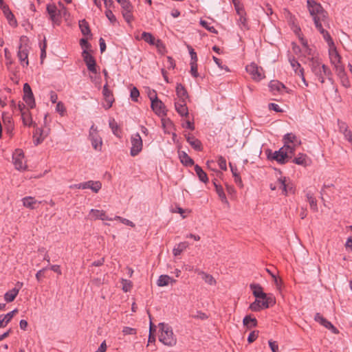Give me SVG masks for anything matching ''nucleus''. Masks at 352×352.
Instances as JSON below:
<instances>
[{
	"mask_svg": "<svg viewBox=\"0 0 352 352\" xmlns=\"http://www.w3.org/2000/svg\"><path fill=\"white\" fill-rule=\"evenodd\" d=\"M12 160L14 165L17 170H25L26 164L24 162L23 152L20 149H16L13 153Z\"/></svg>",
	"mask_w": 352,
	"mask_h": 352,
	"instance_id": "10",
	"label": "nucleus"
},
{
	"mask_svg": "<svg viewBox=\"0 0 352 352\" xmlns=\"http://www.w3.org/2000/svg\"><path fill=\"white\" fill-rule=\"evenodd\" d=\"M334 66L336 72L339 76L342 77L345 75L344 67L341 63Z\"/></svg>",
	"mask_w": 352,
	"mask_h": 352,
	"instance_id": "52",
	"label": "nucleus"
},
{
	"mask_svg": "<svg viewBox=\"0 0 352 352\" xmlns=\"http://www.w3.org/2000/svg\"><path fill=\"white\" fill-rule=\"evenodd\" d=\"M307 160L308 157L306 154L298 153V155L293 159L292 162L298 165L306 166L307 165Z\"/></svg>",
	"mask_w": 352,
	"mask_h": 352,
	"instance_id": "28",
	"label": "nucleus"
},
{
	"mask_svg": "<svg viewBox=\"0 0 352 352\" xmlns=\"http://www.w3.org/2000/svg\"><path fill=\"white\" fill-rule=\"evenodd\" d=\"M199 274L201 275L202 278L208 285H216L217 282H216L215 279L214 278V277L212 275H210L209 274H207V273H206L204 272H199Z\"/></svg>",
	"mask_w": 352,
	"mask_h": 352,
	"instance_id": "41",
	"label": "nucleus"
},
{
	"mask_svg": "<svg viewBox=\"0 0 352 352\" xmlns=\"http://www.w3.org/2000/svg\"><path fill=\"white\" fill-rule=\"evenodd\" d=\"M131 98L133 101H138V98L140 96L139 90L136 87H133L131 90Z\"/></svg>",
	"mask_w": 352,
	"mask_h": 352,
	"instance_id": "59",
	"label": "nucleus"
},
{
	"mask_svg": "<svg viewBox=\"0 0 352 352\" xmlns=\"http://www.w3.org/2000/svg\"><path fill=\"white\" fill-rule=\"evenodd\" d=\"M309 11L310 14L313 16L314 23L316 24V20L319 23L324 21L326 19L325 12L323 10L320 4L316 3L315 1H307Z\"/></svg>",
	"mask_w": 352,
	"mask_h": 352,
	"instance_id": "4",
	"label": "nucleus"
},
{
	"mask_svg": "<svg viewBox=\"0 0 352 352\" xmlns=\"http://www.w3.org/2000/svg\"><path fill=\"white\" fill-rule=\"evenodd\" d=\"M56 110L58 112L61 116H63L65 112V107L62 102H58L56 107Z\"/></svg>",
	"mask_w": 352,
	"mask_h": 352,
	"instance_id": "63",
	"label": "nucleus"
},
{
	"mask_svg": "<svg viewBox=\"0 0 352 352\" xmlns=\"http://www.w3.org/2000/svg\"><path fill=\"white\" fill-rule=\"evenodd\" d=\"M289 63L292 68L295 70V72L300 76L303 83L306 87L308 86V83L305 80L304 76V69L300 67V64L296 60L295 58H289Z\"/></svg>",
	"mask_w": 352,
	"mask_h": 352,
	"instance_id": "15",
	"label": "nucleus"
},
{
	"mask_svg": "<svg viewBox=\"0 0 352 352\" xmlns=\"http://www.w3.org/2000/svg\"><path fill=\"white\" fill-rule=\"evenodd\" d=\"M142 38L146 43L153 45L155 43L154 36L149 32H144L142 34Z\"/></svg>",
	"mask_w": 352,
	"mask_h": 352,
	"instance_id": "44",
	"label": "nucleus"
},
{
	"mask_svg": "<svg viewBox=\"0 0 352 352\" xmlns=\"http://www.w3.org/2000/svg\"><path fill=\"white\" fill-rule=\"evenodd\" d=\"M307 201L309 204L311 209L316 212L318 211V206H317V201L315 199V197L313 196V194L308 192L306 195Z\"/></svg>",
	"mask_w": 352,
	"mask_h": 352,
	"instance_id": "38",
	"label": "nucleus"
},
{
	"mask_svg": "<svg viewBox=\"0 0 352 352\" xmlns=\"http://www.w3.org/2000/svg\"><path fill=\"white\" fill-rule=\"evenodd\" d=\"M243 324L248 328L256 327L257 325V320L255 318H252L250 316H246L243 320Z\"/></svg>",
	"mask_w": 352,
	"mask_h": 352,
	"instance_id": "42",
	"label": "nucleus"
},
{
	"mask_svg": "<svg viewBox=\"0 0 352 352\" xmlns=\"http://www.w3.org/2000/svg\"><path fill=\"white\" fill-rule=\"evenodd\" d=\"M79 189H91L94 192H98L102 188V184L99 181L89 180L86 182L80 183Z\"/></svg>",
	"mask_w": 352,
	"mask_h": 352,
	"instance_id": "13",
	"label": "nucleus"
},
{
	"mask_svg": "<svg viewBox=\"0 0 352 352\" xmlns=\"http://www.w3.org/2000/svg\"><path fill=\"white\" fill-rule=\"evenodd\" d=\"M294 146H283L278 151H275L272 157V160H276L278 163L284 164L289 159L292 158L294 155Z\"/></svg>",
	"mask_w": 352,
	"mask_h": 352,
	"instance_id": "3",
	"label": "nucleus"
},
{
	"mask_svg": "<svg viewBox=\"0 0 352 352\" xmlns=\"http://www.w3.org/2000/svg\"><path fill=\"white\" fill-rule=\"evenodd\" d=\"M190 74L194 78H197L199 76V73L197 71V63H190Z\"/></svg>",
	"mask_w": 352,
	"mask_h": 352,
	"instance_id": "61",
	"label": "nucleus"
},
{
	"mask_svg": "<svg viewBox=\"0 0 352 352\" xmlns=\"http://www.w3.org/2000/svg\"><path fill=\"white\" fill-rule=\"evenodd\" d=\"M79 28L80 29L82 34L84 36L91 34V30L89 28V23L85 19H82L79 21Z\"/></svg>",
	"mask_w": 352,
	"mask_h": 352,
	"instance_id": "33",
	"label": "nucleus"
},
{
	"mask_svg": "<svg viewBox=\"0 0 352 352\" xmlns=\"http://www.w3.org/2000/svg\"><path fill=\"white\" fill-rule=\"evenodd\" d=\"M23 100L30 108L32 109L35 107V100L33 94L23 96Z\"/></svg>",
	"mask_w": 352,
	"mask_h": 352,
	"instance_id": "45",
	"label": "nucleus"
},
{
	"mask_svg": "<svg viewBox=\"0 0 352 352\" xmlns=\"http://www.w3.org/2000/svg\"><path fill=\"white\" fill-rule=\"evenodd\" d=\"M262 300L256 299L250 305V309L253 311H259L262 309H266L275 304V300L272 296H267Z\"/></svg>",
	"mask_w": 352,
	"mask_h": 352,
	"instance_id": "5",
	"label": "nucleus"
},
{
	"mask_svg": "<svg viewBox=\"0 0 352 352\" xmlns=\"http://www.w3.org/2000/svg\"><path fill=\"white\" fill-rule=\"evenodd\" d=\"M109 127L111 128L113 133L116 136L120 138L121 137V130L114 118L109 119Z\"/></svg>",
	"mask_w": 352,
	"mask_h": 352,
	"instance_id": "29",
	"label": "nucleus"
},
{
	"mask_svg": "<svg viewBox=\"0 0 352 352\" xmlns=\"http://www.w3.org/2000/svg\"><path fill=\"white\" fill-rule=\"evenodd\" d=\"M82 56L87 69L94 74H96V63L94 57L87 50H83Z\"/></svg>",
	"mask_w": 352,
	"mask_h": 352,
	"instance_id": "9",
	"label": "nucleus"
},
{
	"mask_svg": "<svg viewBox=\"0 0 352 352\" xmlns=\"http://www.w3.org/2000/svg\"><path fill=\"white\" fill-rule=\"evenodd\" d=\"M188 49L189 50V54L190 55L191 60L190 63H197V53L192 49V47L190 45H188Z\"/></svg>",
	"mask_w": 352,
	"mask_h": 352,
	"instance_id": "54",
	"label": "nucleus"
},
{
	"mask_svg": "<svg viewBox=\"0 0 352 352\" xmlns=\"http://www.w3.org/2000/svg\"><path fill=\"white\" fill-rule=\"evenodd\" d=\"M268 343L272 352H280L278 345L276 341L270 340Z\"/></svg>",
	"mask_w": 352,
	"mask_h": 352,
	"instance_id": "64",
	"label": "nucleus"
},
{
	"mask_svg": "<svg viewBox=\"0 0 352 352\" xmlns=\"http://www.w3.org/2000/svg\"><path fill=\"white\" fill-rule=\"evenodd\" d=\"M175 110L182 117L188 116V109L186 104V101H178L175 103Z\"/></svg>",
	"mask_w": 352,
	"mask_h": 352,
	"instance_id": "20",
	"label": "nucleus"
},
{
	"mask_svg": "<svg viewBox=\"0 0 352 352\" xmlns=\"http://www.w3.org/2000/svg\"><path fill=\"white\" fill-rule=\"evenodd\" d=\"M131 144L130 155L135 157L142 151L143 147L142 140L138 133L131 135Z\"/></svg>",
	"mask_w": 352,
	"mask_h": 352,
	"instance_id": "6",
	"label": "nucleus"
},
{
	"mask_svg": "<svg viewBox=\"0 0 352 352\" xmlns=\"http://www.w3.org/2000/svg\"><path fill=\"white\" fill-rule=\"evenodd\" d=\"M269 87L271 91H281L282 89H284L285 88V85L277 80H272L270 82Z\"/></svg>",
	"mask_w": 352,
	"mask_h": 352,
	"instance_id": "36",
	"label": "nucleus"
},
{
	"mask_svg": "<svg viewBox=\"0 0 352 352\" xmlns=\"http://www.w3.org/2000/svg\"><path fill=\"white\" fill-rule=\"evenodd\" d=\"M310 60L309 66L311 72L314 74L316 78L321 82H324V76L331 75L330 69L324 64H322L318 59L314 57L309 58Z\"/></svg>",
	"mask_w": 352,
	"mask_h": 352,
	"instance_id": "1",
	"label": "nucleus"
},
{
	"mask_svg": "<svg viewBox=\"0 0 352 352\" xmlns=\"http://www.w3.org/2000/svg\"><path fill=\"white\" fill-rule=\"evenodd\" d=\"M245 69L251 76L252 78L255 81H260L265 77L263 69L258 67V65L254 63H252L247 65Z\"/></svg>",
	"mask_w": 352,
	"mask_h": 352,
	"instance_id": "7",
	"label": "nucleus"
},
{
	"mask_svg": "<svg viewBox=\"0 0 352 352\" xmlns=\"http://www.w3.org/2000/svg\"><path fill=\"white\" fill-rule=\"evenodd\" d=\"M161 333L159 336V340L164 345L168 346H175L177 343V338L173 333L172 327L166 323L161 322L159 324Z\"/></svg>",
	"mask_w": 352,
	"mask_h": 352,
	"instance_id": "2",
	"label": "nucleus"
},
{
	"mask_svg": "<svg viewBox=\"0 0 352 352\" xmlns=\"http://www.w3.org/2000/svg\"><path fill=\"white\" fill-rule=\"evenodd\" d=\"M102 94L107 102L106 109H109L113 104L114 98L111 91L108 88L107 84H105L103 87Z\"/></svg>",
	"mask_w": 352,
	"mask_h": 352,
	"instance_id": "17",
	"label": "nucleus"
},
{
	"mask_svg": "<svg viewBox=\"0 0 352 352\" xmlns=\"http://www.w3.org/2000/svg\"><path fill=\"white\" fill-rule=\"evenodd\" d=\"M266 270L269 273V274H270L271 276L272 277L273 280L274 282V284L276 285L277 289H280V285H281V283H282V280L276 277V276L275 274H274L272 272H271V271L270 270L267 269Z\"/></svg>",
	"mask_w": 352,
	"mask_h": 352,
	"instance_id": "53",
	"label": "nucleus"
},
{
	"mask_svg": "<svg viewBox=\"0 0 352 352\" xmlns=\"http://www.w3.org/2000/svg\"><path fill=\"white\" fill-rule=\"evenodd\" d=\"M314 320L316 321V322H318L319 323H320L322 325H323L324 327H325L326 328L327 327H332V324L328 321L326 318H324L319 313H317L316 315H315V317H314Z\"/></svg>",
	"mask_w": 352,
	"mask_h": 352,
	"instance_id": "37",
	"label": "nucleus"
},
{
	"mask_svg": "<svg viewBox=\"0 0 352 352\" xmlns=\"http://www.w3.org/2000/svg\"><path fill=\"white\" fill-rule=\"evenodd\" d=\"M218 164H219V168L221 170H226V169H227L226 160V159L223 157L220 156L219 157V159H218Z\"/></svg>",
	"mask_w": 352,
	"mask_h": 352,
	"instance_id": "62",
	"label": "nucleus"
},
{
	"mask_svg": "<svg viewBox=\"0 0 352 352\" xmlns=\"http://www.w3.org/2000/svg\"><path fill=\"white\" fill-rule=\"evenodd\" d=\"M118 3L120 4L122 9V11L133 10V6L129 0H118Z\"/></svg>",
	"mask_w": 352,
	"mask_h": 352,
	"instance_id": "48",
	"label": "nucleus"
},
{
	"mask_svg": "<svg viewBox=\"0 0 352 352\" xmlns=\"http://www.w3.org/2000/svg\"><path fill=\"white\" fill-rule=\"evenodd\" d=\"M338 125L340 133H343L349 130L347 124L340 120H338Z\"/></svg>",
	"mask_w": 352,
	"mask_h": 352,
	"instance_id": "60",
	"label": "nucleus"
},
{
	"mask_svg": "<svg viewBox=\"0 0 352 352\" xmlns=\"http://www.w3.org/2000/svg\"><path fill=\"white\" fill-rule=\"evenodd\" d=\"M22 202L24 207L30 209L36 208V205L41 204V201H38L32 197H25L23 198Z\"/></svg>",
	"mask_w": 352,
	"mask_h": 352,
	"instance_id": "22",
	"label": "nucleus"
},
{
	"mask_svg": "<svg viewBox=\"0 0 352 352\" xmlns=\"http://www.w3.org/2000/svg\"><path fill=\"white\" fill-rule=\"evenodd\" d=\"M186 140L194 149H195L196 151H201V143L200 140L197 139L195 136L188 134L186 136Z\"/></svg>",
	"mask_w": 352,
	"mask_h": 352,
	"instance_id": "26",
	"label": "nucleus"
},
{
	"mask_svg": "<svg viewBox=\"0 0 352 352\" xmlns=\"http://www.w3.org/2000/svg\"><path fill=\"white\" fill-rule=\"evenodd\" d=\"M122 16L124 19V20L128 23H130L133 20V16L132 14V10H127L124 11H122Z\"/></svg>",
	"mask_w": 352,
	"mask_h": 352,
	"instance_id": "50",
	"label": "nucleus"
},
{
	"mask_svg": "<svg viewBox=\"0 0 352 352\" xmlns=\"http://www.w3.org/2000/svg\"><path fill=\"white\" fill-rule=\"evenodd\" d=\"M195 171L199 179L202 182L206 183L208 181V176L206 173L203 170V169L199 166L196 165L195 166Z\"/></svg>",
	"mask_w": 352,
	"mask_h": 352,
	"instance_id": "34",
	"label": "nucleus"
},
{
	"mask_svg": "<svg viewBox=\"0 0 352 352\" xmlns=\"http://www.w3.org/2000/svg\"><path fill=\"white\" fill-rule=\"evenodd\" d=\"M176 94L179 98V101L184 102L188 98L186 89L181 83L177 84Z\"/></svg>",
	"mask_w": 352,
	"mask_h": 352,
	"instance_id": "25",
	"label": "nucleus"
},
{
	"mask_svg": "<svg viewBox=\"0 0 352 352\" xmlns=\"http://www.w3.org/2000/svg\"><path fill=\"white\" fill-rule=\"evenodd\" d=\"M331 63L335 65L341 63V56L336 49L329 51Z\"/></svg>",
	"mask_w": 352,
	"mask_h": 352,
	"instance_id": "32",
	"label": "nucleus"
},
{
	"mask_svg": "<svg viewBox=\"0 0 352 352\" xmlns=\"http://www.w3.org/2000/svg\"><path fill=\"white\" fill-rule=\"evenodd\" d=\"M28 53H29V47L27 45H23L22 43L19 46V50L17 53V56L21 64L25 67L29 65L28 61Z\"/></svg>",
	"mask_w": 352,
	"mask_h": 352,
	"instance_id": "12",
	"label": "nucleus"
},
{
	"mask_svg": "<svg viewBox=\"0 0 352 352\" xmlns=\"http://www.w3.org/2000/svg\"><path fill=\"white\" fill-rule=\"evenodd\" d=\"M113 219H118V220H120L122 223L126 225V226H131V227H135V224L130 220L127 219H124V218H122L120 216H116Z\"/></svg>",
	"mask_w": 352,
	"mask_h": 352,
	"instance_id": "57",
	"label": "nucleus"
},
{
	"mask_svg": "<svg viewBox=\"0 0 352 352\" xmlns=\"http://www.w3.org/2000/svg\"><path fill=\"white\" fill-rule=\"evenodd\" d=\"M89 139L91 142V145L95 150H101L102 141V138L98 133L97 128L93 124L89 130Z\"/></svg>",
	"mask_w": 352,
	"mask_h": 352,
	"instance_id": "8",
	"label": "nucleus"
},
{
	"mask_svg": "<svg viewBox=\"0 0 352 352\" xmlns=\"http://www.w3.org/2000/svg\"><path fill=\"white\" fill-rule=\"evenodd\" d=\"M21 117L23 122L25 125L31 126L33 124L32 119L28 110H27V112H22Z\"/></svg>",
	"mask_w": 352,
	"mask_h": 352,
	"instance_id": "43",
	"label": "nucleus"
},
{
	"mask_svg": "<svg viewBox=\"0 0 352 352\" xmlns=\"http://www.w3.org/2000/svg\"><path fill=\"white\" fill-rule=\"evenodd\" d=\"M17 312H18V309H15L12 310V311H10L7 314L1 315L5 320V323L6 324H8L10 322L12 318H13L14 315Z\"/></svg>",
	"mask_w": 352,
	"mask_h": 352,
	"instance_id": "51",
	"label": "nucleus"
},
{
	"mask_svg": "<svg viewBox=\"0 0 352 352\" xmlns=\"http://www.w3.org/2000/svg\"><path fill=\"white\" fill-rule=\"evenodd\" d=\"M302 44L303 45V54L305 56H314V50L312 48H310L307 43L302 39Z\"/></svg>",
	"mask_w": 352,
	"mask_h": 352,
	"instance_id": "46",
	"label": "nucleus"
},
{
	"mask_svg": "<svg viewBox=\"0 0 352 352\" xmlns=\"http://www.w3.org/2000/svg\"><path fill=\"white\" fill-rule=\"evenodd\" d=\"M188 247V243L186 242H182L177 244L173 250V253L174 256H179L184 250Z\"/></svg>",
	"mask_w": 352,
	"mask_h": 352,
	"instance_id": "40",
	"label": "nucleus"
},
{
	"mask_svg": "<svg viewBox=\"0 0 352 352\" xmlns=\"http://www.w3.org/2000/svg\"><path fill=\"white\" fill-rule=\"evenodd\" d=\"M89 214L91 215L92 218L94 219H100V220H109L112 221L113 218H109L106 215L105 211L102 210H96V209H91L90 210Z\"/></svg>",
	"mask_w": 352,
	"mask_h": 352,
	"instance_id": "19",
	"label": "nucleus"
},
{
	"mask_svg": "<svg viewBox=\"0 0 352 352\" xmlns=\"http://www.w3.org/2000/svg\"><path fill=\"white\" fill-rule=\"evenodd\" d=\"M19 294V288H13L4 294V299L7 302H12Z\"/></svg>",
	"mask_w": 352,
	"mask_h": 352,
	"instance_id": "30",
	"label": "nucleus"
},
{
	"mask_svg": "<svg viewBox=\"0 0 352 352\" xmlns=\"http://www.w3.org/2000/svg\"><path fill=\"white\" fill-rule=\"evenodd\" d=\"M200 25L204 27V28H206L207 30H208L209 32H212V33H215L217 34V30L214 28V26H212L210 25V23H208V21H204V20H200Z\"/></svg>",
	"mask_w": 352,
	"mask_h": 352,
	"instance_id": "47",
	"label": "nucleus"
},
{
	"mask_svg": "<svg viewBox=\"0 0 352 352\" xmlns=\"http://www.w3.org/2000/svg\"><path fill=\"white\" fill-rule=\"evenodd\" d=\"M41 47V59L43 60L46 57V48L47 42L45 38H44L43 43L40 44Z\"/></svg>",
	"mask_w": 352,
	"mask_h": 352,
	"instance_id": "56",
	"label": "nucleus"
},
{
	"mask_svg": "<svg viewBox=\"0 0 352 352\" xmlns=\"http://www.w3.org/2000/svg\"><path fill=\"white\" fill-rule=\"evenodd\" d=\"M250 287L252 291L253 295L256 298H265L266 297L267 294L263 292V288L260 285L251 284Z\"/></svg>",
	"mask_w": 352,
	"mask_h": 352,
	"instance_id": "24",
	"label": "nucleus"
},
{
	"mask_svg": "<svg viewBox=\"0 0 352 352\" xmlns=\"http://www.w3.org/2000/svg\"><path fill=\"white\" fill-rule=\"evenodd\" d=\"M238 22H239V25L240 26L241 29H242V30H248V29L247 19L245 16V14L239 15V19L238 20Z\"/></svg>",
	"mask_w": 352,
	"mask_h": 352,
	"instance_id": "49",
	"label": "nucleus"
},
{
	"mask_svg": "<svg viewBox=\"0 0 352 352\" xmlns=\"http://www.w3.org/2000/svg\"><path fill=\"white\" fill-rule=\"evenodd\" d=\"M176 280L173 279L168 275H161L157 282L159 287H164L168 285L169 283H175Z\"/></svg>",
	"mask_w": 352,
	"mask_h": 352,
	"instance_id": "31",
	"label": "nucleus"
},
{
	"mask_svg": "<svg viewBox=\"0 0 352 352\" xmlns=\"http://www.w3.org/2000/svg\"><path fill=\"white\" fill-rule=\"evenodd\" d=\"M122 289L124 292H127L131 290L132 287V284L130 280L122 279Z\"/></svg>",
	"mask_w": 352,
	"mask_h": 352,
	"instance_id": "55",
	"label": "nucleus"
},
{
	"mask_svg": "<svg viewBox=\"0 0 352 352\" xmlns=\"http://www.w3.org/2000/svg\"><path fill=\"white\" fill-rule=\"evenodd\" d=\"M214 184L215 186L216 192L218 194L221 201L224 204H229L223 187L221 185H217L215 182H214Z\"/></svg>",
	"mask_w": 352,
	"mask_h": 352,
	"instance_id": "35",
	"label": "nucleus"
},
{
	"mask_svg": "<svg viewBox=\"0 0 352 352\" xmlns=\"http://www.w3.org/2000/svg\"><path fill=\"white\" fill-rule=\"evenodd\" d=\"M47 134L44 133V131L41 128L36 127L33 133V142L35 146L43 142L46 138Z\"/></svg>",
	"mask_w": 352,
	"mask_h": 352,
	"instance_id": "18",
	"label": "nucleus"
},
{
	"mask_svg": "<svg viewBox=\"0 0 352 352\" xmlns=\"http://www.w3.org/2000/svg\"><path fill=\"white\" fill-rule=\"evenodd\" d=\"M179 158L185 166H192L194 164L193 160L184 151L179 153Z\"/></svg>",
	"mask_w": 352,
	"mask_h": 352,
	"instance_id": "39",
	"label": "nucleus"
},
{
	"mask_svg": "<svg viewBox=\"0 0 352 352\" xmlns=\"http://www.w3.org/2000/svg\"><path fill=\"white\" fill-rule=\"evenodd\" d=\"M316 28L318 29V31L322 34L324 39L327 42L328 45L329 46L333 45V41L328 33L327 31H326L323 28L322 23H319L316 20Z\"/></svg>",
	"mask_w": 352,
	"mask_h": 352,
	"instance_id": "21",
	"label": "nucleus"
},
{
	"mask_svg": "<svg viewBox=\"0 0 352 352\" xmlns=\"http://www.w3.org/2000/svg\"><path fill=\"white\" fill-rule=\"evenodd\" d=\"M283 141L284 142L283 146H289V147L294 146V153L295 152V150L296 147L300 146L301 144V141L300 139L297 138V136L292 133H288L285 134L283 136Z\"/></svg>",
	"mask_w": 352,
	"mask_h": 352,
	"instance_id": "11",
	"label": "nucleus"
},
{
	"mask_svg": "<svg viewBox=\"0 0 352 352\" xmlns=\"http://www.w3.org/2000/svg\"><path fill=\"white\" fill-rule=\"evenodd\" d=\"M47 12L50 15V20L54 23H56L58 20V16L57 14V8L54 5H47Z\"/></svg>",
	"mask_w": 352,
	"mask_h": 352,
	"instance_id": "27",
	"label": "nucleus"
},
{
	"mask_svg": "<svg viewBox=\"0 0 352 352\" xmlns=\"http://www.w3.org/2000/svg\"><path fill=\"white\" fill-rule=\"evenodd\" d=\"M105 15L111 23H114L116 22V17L111 10L107 9L105 11Z\"/></svg>",
	"mask_w": 352,
	"mask_h": 352,
	"instance_id": "58",
	"label": "nucleus"
},
{
	"mask_svg": "<svg viewBox=\"0 0 352 352\" xmlns=\"http://www.w3.org/2000/svg\"><path fill=\"white\" fill-rule=\"evenodd\" d=\"M0 5L3 11L4 14L6 15L8 21H9L10 25H14L16 23V21L14 19V16L13 14L10 10L9 8L3 3V0H0Z\"/></svg>",
	"mask_w": 352,
	"mask_h": 352,
	"instance_id": "23",
	"label": "nucleus"
},
{
	"mask_svg": "<svg viewBox=\"0 0 352 352\" xmlns=\"http://www.w3.org/2000/svg\"><path fill=\"white\" fill-rule=\"evenodd\" d=\"M286 177H280L277 179L278 188L282 190V194L287 195L289 192H294L293 187L287 182Z\"/></svg>",
	"mask_w": 352,
	"mask_h": 352,
	"instance_id": "14",
	"label": "nucleus"
},
{
	"mask_svg": "<svg viewBox=\"0 0 352 352\" xmlns=\"http://www.w3.org/2000/svg\"><path fill=\"white\" fill-rule=\"evenodd\" d=\"M151 109L158 116L165 115V106L164 103L157 99L151 101Z\"/></svg>",
	"mask_w": 352,
	"mask_h": 352,
	"instance_id": "16",
	"label": "nucleus"
}]
</instances>
